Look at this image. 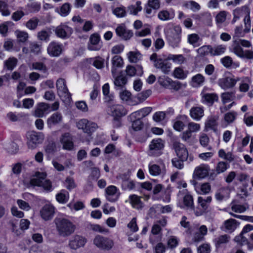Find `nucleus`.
Instances as JSON below:
<instances>
[{
	"mask_svg": "<svg viewBox=\"0 0 253 253\" xmlns=\"http://www.w3.org/2000/svg\"><path fill=\"white\" fill-rule=\"evenodd\" d=\"M34 177L30 180H24L23 183L27 188L33 186L42 187L44 190H50L51 188V182L49 180L46 179V174L45 172L37 171L35 172Z\"/></svg>",
	"mask_w": 253,
	"mask_h": 253,
	"instance_id": "nucleus-1",
	"label": "nucleus"
},
{
	"mask_svg": "<svg viewBox=\"0 0 253 253\" xmlns=\"http://www.w3.org/2000/svg\"><path fill=\"white\" fill-rule=\"evenodd\" d=\"M58 234L63 237L71 235L75 231V225L69 219L56 218L54 220Z\"/></svg>",
	"mask_w": 253,
	"mask_h": 253,
	"instance_id": "nucleus-2",
	"label": "nucleus"
},
{
	"mask_svg": "<svg viewBox=\"0 0 253 253\" xmlns=\"http://www.w3.org/2000/svg\"><path fill=\"white\" fill-rule=\"evenodd\" d=\"M93 244L100 250L109 251L114 246V243L109 238L98 235L93 239Z\"/></svg>",
	"mask_w": 253,
	"mask_h": 253,
	"instance_id": "nucleus-3",
	"label": "nucleus"
},
{
	"mask_svg": "<svg viewBox=\"0 0 253 253\" xmlns=\"http://www.w3.org/2000/svg\"><path fill=\"white\" fill-rule=\"evenodd\" d=\"M164 147V141L162 139H153L149 144L148 155L152 157H158L162 155Z\"/></svg>",
	"mask_w": 253,
	"mask_h": 253,
	"instance_id": "nucleus-4",
	"label": "nucleus"
},
{
	"mask_svg": "<svg viewBox=\"0 0 253 253\" xmlns=\"http://www.w3.org/2000/svg\"><path fill=\"white\" fill-rule=\"evenodd\" d=\"M57 93L64 102H69L71 99V95L66 85L65 80L60 78L56 81Z\"/></svg>",
	"mask_w": 253,
	"mask_h": 253,
	"instance_id": "nucleus-5",
	"label": "nucleus"
},
{
	"mask_svg": "<svg viewBox=\"0 0 253 253\" xmlns=\"http://www.w3.org/2000/svg\"><path fill=\"white\" fill-rule=\"evenodd\" d=\"M77 127L82 129L84 132L90 135L95 131L97 127V125L95 123L92 122L85 119H83L77 123Z\"/></svg>",
	"mask_w": 253,
	"mask_h": 253,
	"instance_id": "nucleus-6",
	"label": "nucleus"
},
{
	"mask_svg": "<svg viewBox=\"0 0 253 253\" xmlns=\"http://www.w3.org/2000/svg\"><path fill=\"white\" fill-rule=\"evenodd\" d=\"M28 147L33 149L36 148L37 145L42 143L44 139V135L42 132L32 131L28 133Z\"/></svg>",
	"mask_w": 253,
	"mask_h": 253,
	"instance_id": "nucleus-7",
	"label": "nucleus"
},
{
	"mask_svg": "<svg viewBox=\"0 0 253 253\" xmlns=\"http://www.w3.org/2000/svg\"><path fill=\"white\" fill-rule=\"evenodd\" d=\"M173 30L174 32L168 36V40L170 45L175 48L179 46L181 41V30L179 26H175Z\"/></svg>",
	"mask_w": 253,
	"mask_h": 253,
	"instance_id": "nucleus-8",
	"label": "nucleus"
},
{
	"mask_svg": "<svg viewBox=\"0 0 253 253\" xmlns=\"http://www.w3.org/2000/svg\"><path fill=\"white\" fill-rule=\"evenodd\" d=\"M54 32L58 38L67 39L72 35L73 29L67 25L61 24L56 27Z\"/></svg>",
	"mask_w": 253,
	"mask_h": 253,
	"instance_id": "nucleus-9",
	"label": "nucleus"
},
{
	"mask_svg": "<svg viewBox=\"0 0 253 253\" xmlns=\"http://www.w3.org/2000/svg\"><path fill=\"white\" fill-rule=\"evenodd\" d=\"M173 147L177 157L182 161H186L188 157V153L184 145L178 141L173 143Z\"/></svg>",
	"mask_w": 253,
	"mask_h": 253,
	"instance_id": "nucleus-10",
	"label": "nucleus"
},
{
	"mask_svg": "<svg viewBox=\"0 0 253 253\" xmlns=\"http://www.w3.org/2000/svg\"><path fill=\"white\" fill-rule=\"evenodd\" d=\"M40 215L45 221L51 220L55 213V208L50 204L44 205L40 210Z\"/></svg>",
	"mask_w": 253,
	"mask_h": 253,
	"instance_id": "nucleus-11",
	"label": "nucleus"
},
{
	"mask_svg": "<svg viewBox=\"0 0 253 253\" xmlns=\"http://www.w3.org/2000/svg\"><path fill=\"white\" fill-rule=\"evenodd\" d=\"M62 51V44L54 41L50 42L47 47L48 54L52 57H58Z\"/></svg>",
	"mask_w": 253,
	"mask_h": 253,
	"instance_id": "nucleus-12",
	"label": "nucleus"
},
{
	"mask_svg": "<svg viewBox=\"0 0 253 253\" xmlns=\"http://www.w3.org/2000/svg\"><path fill=\"white\" fill-rule=\"evenodd\" d=\"M240 80V79L238 77L236 78L225 77L220 79L218 80V84L222 88L227 89L234 87L237 82Z\"/></svg>",
	"mask_w": 253,
	"mask_h": 253,
	"instance_id": "nucleus-13",
	"label": "nucleus"
},
{
	"mask_svg": "<svg viewBox=\"0 0 253 253\" xmlns=\"http://www.w3.org/2000/svg\"><path fill=\"white\" fill-rule=\"evenodd\" d=\"M108 111L114 117L120 118L127 114L126 110L120 104H113L109 107Z\"/></svg>",
	"mask_w": 253,
	"mask_h": 253,
	"instance_id": "nucleus-14",
	"label": "nucleus"
},
{
	"mask_svg": "<svg viewBox=\"0 0 253 253\" xmlns=\"http://www.w3.org/2000/svg\"><path fill=\"white\" fill-rule=\"evenodd\" d=\"M210 169L208 165L202 164L197 167L193 173V177L204 178L208 175Z\"/></svg>",
	"mask_w": 253,
	"mask_h": 253,
	"instance_id": "nucleus-15",
	"label": "nucleus"
},
{
	"mask_svg": "<svg viewBox=\"0 0 253 253\" xmlns=\"http://www.w3.org/2000/svg\"><path fill=\"white\" fill-rule=\"evenodd\" d=\"M116 33L118 36L125 40L130 39L133 34L131 30L126 29L124 24L118 26L116 29Z\"/></svg>",
	"mask_w": 253,
	"mask_h": 253,
	"instance_id": "nucleus-16",
	"label": "nucleus"
},
{
	"mask_svg": "<svg viewBox=\"0 0 253 253\" xmlns=\"http://www.w3.org/2000/svg\"><path fill=\"white\" fill-rule=\"evenodd\" d=\"M190 116L195 121H200L204 116V108L203 106H194L190 110Z\"/></svg>",
	"mask_w": 253,
	"mask_h": 253,
	"instance_id": "nucleus-17",
	"label": "nucleus"
},
{
	"mask_svg": "<svg viewBox=\"0 0 253 253\" xmlns=\"http://www.w3.org/2000/svg\"><path fill=\"white\" fill-rule=\"evenodd\" d=\"M49 104L43 102L40 103L36 107L34 115L36 117L42 118L45 113H48L50 109Z\"/></svg>",
	"mask_w": 253,
	"mask_h": 253,
	"instance_id": "nucleus-18",
	"label": "nucleus"
},
{
	"mask_svg": "<svg viewBox=\"0 0 253 253\" xmlns=\"http://www.w3.org/2000/svg\"><path fill=\"white\" fill-rule=\"evenodd\" d=\"M60 141L63 148L67 150H71L73 148V138L69 133H65L62 135Z\"/></svg>",
	"mask_w": 253,
	"mask_h": 253,
	"instance_id": "nucleus-19",
	"label": "nucleus"
},
{
	"mask_svg": "<svg viewBox=\"0 0 253 253\" xmlns=\"http://www.w3.org/2000/svg\"><path fill=\"white\" fill-rule=\"evenodd\" d=\"M86 243L85 239L79 235H76L70 240L69 246L72 249L76 250L81 247L84 246Z\"/></svg>",
	"mask_w": 253,
	"mask_h": 253,
	"instance_id": "nucleus-20",
	"label": "nucleus"
},
{
	"mask_svg": "<svg viewBox=\"0 0 253 253\" xmlns=\"http://www.w3.org/2000/svg\"><path fill=\"white\" fill-rule=\"evenodd\" d=\"M202 102L207 103L210 106L212 105L215 101L218 100V96L215 93L202 92Z\"/></svg>",
	"mask_w": 253,
	"mask_h": 253,
	"instance_id": "nucleus-21",
	"label": "nucleus"
},
{
	"mask_svg": "<svg viewBox=\"0 0 253 253\" xmlns=\"http://www.w3.org/2000/svg\"><path fill=\"white\" fill-rule=\"evenodd\" d=\"M171 63L167 60H157L155 67L157 69H160L164 74H168L171 68Z\"/></svg>",
	"mask_w": 253,
	"mask_h": 253,
	"instance_id": "nucleus-22",
	"label": "nucleus"
},
{
	"mask_svg": "<svg viewBox=\"0 0 253 253\" xmlns=\"http://www.w3.org/2000/svg\"><path fill=\"white\" fill-rule=\"evenodd\" d=\"M237 221L234 219L230 218L225 220L224 222V225L221 228L223 230L231 233L233 232L237 227L238 226Z\"/></svg>",
	"mask_w": 253,
	"mask_h": 253,
	"instance_id": "nucleus-23",
	"label": "nucleus"
},
{
	"mask_svg": "<svg viewBox=\"0 0 253 253\" xmlns=\"http://www.w3.org/2000/svg\"><path fill=\"white\" fill-rule=\"evenodd\" d=\"M100 41V37L97 34H93L89 38L90 43L88 45V48L90 50H97L100 47L97 45Z\"/></svg>",
	"mask_w": 253,
	"mask_h": 253,
	"instance_id": "nucleus-24",
	"label": "nucleus"
},
{
	"mask_svg": "<svg viewBox=\"0 0 253 253\" xmlns=\"http://www.w3.org/2000/svg\"><path fill=\"white\" fill-rule=\"evenodd\" d=\"M112 64L111 72L113 77L115 78L117 68L121 67L123 65V59L120 56L115 55L112 59Z\"/></svg>",
	"mask_w": 253,
	"mask_h": 253,
	"instance_id": "nucleus-25",
	"label": "nucleus"
},
{
	"mask_svg": "<svg viewBox=\"0 0 253 253\" xmlns=\"http://www.w3.org/2000/svg\"><path fill=\"white\" fill-rule=\"evenodd\" d=\"M217 117L215 116H211L208 118L205 122V128L206 129H211L214 131L217 130Z\"/></svg>",
	"mask_w": 253,
	"mask_h": 253,
	"instance_id": "nucleus-26",
	"label": "nucleus"
},
{
	"mask_svg": "<svg viewBox=\"0 0 253 253\" xmlns=\"http://www.w3.org/2000/svg\"><path fill=\"white\" fill-rule=\"evenodd\" d=\"M152 108L150 107L144 108L138 111L132 113L130 118L132 120L133 118H136L137 117L144 118L147 116L152 111Z\"/></svg>",
	"mask_w": 253,
	"mask_h": 253,
	"instance_id": "nucleus-27",
	"label": "nucleus"
},
{
	"mask_svg": "<svg viewBox=\"0 0 253 253\" xmlns=\"http://www.w3.org/2000/svg\"><path fill=\"white\" fill-rule=\"evenodd\" d=\"M62 117L60 113H55L53 114L47 120V124L49 127L59 123L62 121Z\"/></svg>",
	"mask_w": 253,
	"mask_h": 253,
	"instance_id": "nucleus-28",
	"label": "nucleus"
},
{
	"mask_svg": "<svg viewBox=\"0 0 253 253\" xmlns=\"http://www.w3.org/2000/svg\"><path fill=\"white\" fill-rule=\"evenodd\" d=\"M205 81V77L202 74H198L192 78L190 84L193 87H199L203 84Z\"/></svg>",
	"mask_w": 253,
	"mask_h": 253,
	"instance_id": "nucleus-29",
	"label": "nucleus"
},
{
	"mask_svg": "<svg viewBox=\"0 0 253 253\" xmlns=\"http://www.w3.org/2000/svg\"><path fill=\"white\" fill-rule=\"evenodd\" d=\"M18 60L16 58L11 57L4 61V67L7 70L12 71L17 66Z\"/></svg>",
	"mask_w": 253,
	"mask_h": 253,
	"instance_id": "nucleus-30",
	"label": "nucleus"
},
{
	"mask_svg": "<svg viewBox=\"0 0 253 253\" xmlns=\"http://www.w3.org/2000/svg\"><path fill=\"white\" fill-rule=\"evenodd\" d=\"M226 50V46L223 44L211 46V55L219 56L224 53Z\"/></svg>",
	"mask_w": 253,
	"mask_h": 253,
	"instance_id": "nucleus-31",
	"label": "nucleus"
},
{
	"mask_svg": "<svg viewBox=\"0 0 253 253\" xmlns=\"http://www.w3.org/2000/svg\"><path fill=\"white\" fill-rule=\"evenodd\" d=\"M127 55L129 61L131 63H137L142 59V54L139 51H130Z\"/></svg>",
	"mask_w": 253,
	"mask_h": 253,
	"instance_id": "nucleus-32",
	"label": "nucleus"
},
{
	"mask_svg": "<svg viewBox=\"0 0 253 253\" xmlns=\"http://www.w3.org/2000/svg\"><path fill=\"white\" fill-rule=\"evenodd\" d=\"M221 98L223 104H225L235 99V92L231 91L222 93L221 95Z\"/></svg>",
	"mask_w": 253,
	"mask_h": 253,
	"instance_id": "nucleus-33",
	"label": "nucleus"
},
{
	"mask_svg": "<svg viewBox=\"0 0 253 253\" xmlns=\"http://www.w3.org/2000/svg\"><path fill=\"white\" fill-rule=\"evenodd\" d=\"M233 52L238 56L243 58L244 50L241 47V45L239 43V42L236 41L235 40L233 41L232 44Z\"/></svg>",
	"mask_w": 253,
	"mask_h": 253,
	"instance_id": "nucleus-34",
	"label": "nucleus"
},
{
	"mask_svg": "<svg viewBox=\"0 0 253 253\" xmlns=\"http://www.w3.org/2000/svg\"><path fill=\"white\" fill-rule=\"evenodd\" d=\"M140 1H137L135 5H130L127 7V11L130 14L136 15L139 11L142 10Z\"/></svg>",
	"mask_w": 253,
	"mask_h": 253,
	"instance_id": "nucleus-35",
	"label": "nucleus"
},
{
	"mask_svg": "<svg viewBox=\"0 0 253 253\" xmlns=\"http://www.w3.org/2000/svg\"><path fill=\"white\" fill-rule=\"evenodd\" d=\"M15 35L19 42H25L28 41L29 38L28 34L25 31L17 30L15 31Z\"/></svg>",
	"mask_w": 253,
	"mask_h": 253,
	"instance_id": "nucleus-36",
	"label": "nucleus"
},
{
	"mask_svg": "<svg viewBox=\"0 0 253 253\" xmlns=\"http://www.w3.org/2000/svg\"><path fill=\"white\" fill-rule=\"evenodd\" d=\"M130 202L132 207L138 210L141 209L143 207V203L140 201L139 197L133 195L130 196Z\"/></svg>",
	"mask_w": 253,
	"mask_h": 253,
	"instance_id": "nucleus-37",
	"label": "nucleus"
},
{
	"mask_svg": "<svg viewBox=\"0 0 253 253\" xmlns=\"http://www.w3.org/2000/svg\"><path fill=\"white\" fill-rule=\"evenodd\" d=\"M112 12L118 18L125 17L126 15V9L124 6L113 8Z\"/></svg>",
	"mask_w": 253,
	"mask_h": 253,
	"instance_id": "nucleus-38",
	"label": "nucleus"
},
{
	"mask_svg": "<svg viewBox=\"0 0 253 253\" xmlns=\"http://www.w3.org/2000/svg\"><path fill=\"white\" fill-rule=\"evenodd\" d=\"M120 193L118 191H106L107 199L111 202L117 201L120 196Z\"/></svg>",
	"mask_w": 253,
	"mask_h": 253,
	"instance_id": "nucleus-39",
	"label": "nucleus"
},
{
	"mask_svg": "<svg viewBox=\"0 0 253 253\" xmlns=\"http://www.w3.org/2000/svg\"><path fill=\"white\" fill-rule=\"evenodd\" d=\"M230 239V236L227 235H223L215 239L214 242L216 248H219L222 244L228 243Z\"/></svg>",
	"mask_w": 253,
	"mask_h": 253,
	"instance_id": "nucleus-40",
	"label": "nucleus"
},
{
	"mask_svg": "<svg viewBox=\"0 0 253 253\" xmlns=\"http://www.w3.org/2000/svg\"><path fill=\"white\" fill-rule=\"evenodd\" d=\"M126 83L127 79L123 75H120L115 78L114 82V84L116 87L121 88L123 87L126 84Z\"/></svg>",
	"mask_w": 253,
	"mask_h": 253,
	"instance_id": "nucleus-41",
	"label": "nucleus"
},
{
	"mask_svg": "<svg viewBox=\"0 0 253 253\" xmlns=\"http://www.w3.org/2000/svg\"><path fill=\"white\" fill-rule=\"evenodd\" d=\"M0 12L2 16H7L10 15L11 11L7 2L0 0Z\"/></svg>",
	"mask_w": 253,
	"mask_h": 253,
	"instance_id": "nucleus-42",
	"label": "nucleus"
},
{
	"mask_svg": "<svg viewBox=\"0 0 253 253\" xmlns=\"http://www.w3.org/2000/svg\"><path fill=\"white\" fill-rule=\"evenodd\" d=\"M71 10V5L69 3H64L59 9H57L56 11L62 16L68 15Z\"/></svg>",
	"mask_w": 253,
	"mask_h": 253,
	"instance_id": "nucleus-43",
	"label": "nucleus"
},
{
	"mask_svg": "<svg viewBox=\"0 0 253 253\" xmlns=\"http://www.w3.org/2000/svg\"><path fill=\"white\" fill-rule=\"evenodd\" d=\"M188 71H184L181 68L177 67L173 72L174 77L179 79H184L187 76Z\"/></svg>",
	"mask_w": 253,
	"mask_h": 253,
	"instance_id": "nucleus-44",
	"label": "nucleus"
},
{
	"mask_svg": "<svg viewBox=\"0 0 253 253\" xmlns=\"http://www.w3.org/2000/svg\"><path fill=\"white\" fill-rule=\"evenodd\" d=\"M237 115V113L234 111L226 113L224 116V120L227 124H231L236 120Z\"/></svg>",
	"mask_w": 253,
	"mask_h": 253,
	"instance_id": "nucleus-45",
	"label": "nucleus"
},
{
	"mask_svg": "<svg viewBox=\"0 0 253 253\" xmlns=\"http://www.w3.org/2000/svg\"><path fill=\"white\" fill-rule=\"evenodd\" d=\"M102 91L104 95L105 96V100L109 102L112 101L113 99V95L110 94L109 85L108 84H105L102 86Z\"/></svg>",
	"mask_w": 253,
	"mask_h": 253,
	"instance_id": "nucleus-46",
	"label": "nucleus"
},
{
	"mask_svg": "<svg viewBox=\"0 0 253 253\" xmlns=\"http://www.w3.org/2000/svg\"><path fill=\"white\" fill-rule=\"evenodd\" d=\"M211 45H203L197 49V52L200 56H204L207 55L209 53L211 54Z\"/></svg>",
	"mask_w": 253,
	"mask_h": 253,
	"instance_id": "nucleus-47",
	"label": "nucleus"
},
{
	"mask_svg": "<svg viewBox=\"0 0 253 253\" xmlns=\"http://www.w3.org/2000/svg\"><path fill=\"white\" fill-rule=\"evenodd\" d=\"M69 194L67 192L64 193L60 192L56 195V200L61 204L67 203L69 200Z\"/></svg>",
	"mask_w": 253,
	"mask_h": 253,
	"instance_id": "nucleus-48",
	"label": "nucleus"
},
{
	"mask_svg": "<svg viewBox=\"0 0 253 253\" xmlns=\"http://www.w3.org/2000/svg\"><path fill=\"white\" fill-rule=\"evenodd\" d=\"M39 22V20L37 18L34 17L26 22V26L29 29L34 30L36 29Z\"/></svg>",
	"mask_w": 253,
	"mask_h": 253,
	"instance_id": "nucleus-49",
	"label": "nucleus"
},
{
	"mask_svg": "<svg viewBox=\"0 0 253 253\" xmlns=\"http://www.w3.org/2000/svg\"><path fill=\"white\" fill-rule=\"evenodd\" d=\"M193 18L197 21L204 22L206 19H211V15L209 13L204 12L193 15Z\"/></svg>",
	"mask_w": 253,
	"mask_h": 253,
	"instance_id": "nucleus-50",
	"label": "nucleus"
},
{
	"mask_svg": "<svg viewBox=\"0 0 253 253\" xmlns=\"http://www.w3.org/2000/svg\"><path fill=\"white\" fill-rule=\"evenodd\" d=\"M168 59L172 60L174 62L178 64H181L183 63L185 59L184 56L181 54L178 55H169L168 57Z\"/></svg>",
	"mask_w": 253,
	"mask_h": 253,
	"instance_id": "nucleus-51",
	"label": "nucleus"
},
{
	"mask_svg": "<svg viewBox=\"0 0 253 253\" xmlns=\"http://www.w3.org/2000/svg\"><path fill=\"white\" fill-rule=\"evenodd\" d=\"M158 16L160 19L165 21L173 18L174 15L167 10H162L159 12Z\"/></svg>",
	"mask_w": 253,
	"mask_h": 253,
	"instance_id": "nucleus-52",
	"label": "nucleus"
},
{
	"mask_svg": "<svg viewBox=\"0 0 253 253\" xmlns=\"http://www.w3.org/2000/svg\"><path fill=\"white\" fill-rule=\"evenodd\" d=\"M171 79L169 77L163 76L160 77L158 79L159 84L166 87L169 88L170 86V83H171Z\"/></svg>",
	"mask_w": 253,
	"mask_h": 253,
	"instance_id": "nucleus-53",
	"label": "nucleus"
},
{
	"mask_svg": "<svg viewBox=\"0 0 253 253\" xmlns=\"http://www.w3.org/2000/svg\"><path fill=\"white\" fill-rule=\"evenodd\" d=\"M183 203L184 205L188 208L193 209V199L191 195H186L183 198Z\"/></svg>",
	"mask_w": 253,
	"mask_h": 253,
	"instance_id": "nucleus-54",
	"label": "nucleus"
},
{
	"mask_svg": "<svg viewBox=\"0 0 253 253\" xmlns=\"http://www.w3.org/2000/svg\"><path fill=\"white\" fill-rule=\"evenodd\" d=\"M122 187L124 189H132L137 188V184L132 180L129 179L124 180L122 182Z\"/></svg>",
	"mask_w": 253,
	"mask_h": 253,
	"instance_id": "nucleus-55",
	"label": "nucleus"
},
{
	"mask_svg": "<svg viewBox=\"0 0 253 253\" xmlns=\"http://www.w3.org/2000/svg\"><path fill=\"white\" fill-rule=\"evenodd\" d=\"M251 81L248 78H245V79L242 81V83L240 84L239 86V90L241 92H246L249 89V84L248 83H250Z\"/></svg>",
	"mask_w": 253,
	"mask_h": 253,
	"instance_id": "nucleus-56",
	"label": "nucleus"
},
{
	"mask_svg": "<svg viewBox=\"0 0 253 253\" xmlns=\"http://www.w3.org/2000/svg\"><path fill=\"white\" fill-rule=\"evenodd\" d=\"M227 12L225 11L219 12L215 17L217 24H222L226 19Z\"/></svg>",
	"mask_w": 253,
	"mask_h": 253,
	"instance_id": "nucleus-57",
	"label": "nucleus"
},
{
	"mask_svg": "<svg viewBox=\"0 0 253 253\" xmlns=\"http://www.w3.org/2000/svg\"><path fill=\"white\" fill-rule=\"evenodd\" d=\"M178 244V240L173 236H170L169 237L168 240V246L171 249L175 248Z\"/></svg>",
	"mask_w": 253,
	"mask_h": 253,
	"instance_id": "nucleus-58",
	"label": "nucleus"
},
{
	"mask_svg": "<svg viewBox=\"0 0 253 253\" xmlns=\"http://www.w3.org/2000/svg\"><path fill=\"white\" fill-rule=\"evenodd\" d=\"M186 5L194 12L199 11L201 9V6L200 4L193 0L189 1L187 3Z\"/></svg>",
	"mask_w": 253,
	"mask_h": 253,
	"instance_id": "nucleus-59",
	"label": "nucleus"
},
{
	"mask_svg": "<svg viewBox=\"0 0 253 253\" xmlns=\"http://www.w3.org/2000/svg\"><path fill=\"white\" fill-rule=\"evenodd\" d=\"M151 92L149 89L143 91L137 95V98L140 102H143L151 95Z\"/></svg>",
	"mask_w": 253,
	"mask_h": 253,
	"instance_id": "nucleus-60",
	"label": "nucleus"
},
{
	"mask_svg": "<svg viewBox=\"0 0 253 253\" xmlns=\"http://www.w3.org/2000/svg\"><path fill=\"white\" fill-rule=\"evenodd\" d=\"M188 129L192 132H196L200 130V125L194 122H190L188 124Z\"/></svg>",
	"mask_w": 253,
	"mask_h": 253,
	"instance_id": "nucleus-61",
	"label": "nucleus"
},
{
	"mask_svg": "<svg viewBox=\"0 0 253 253\" xmlns=\"http://www.w3.org/2000/svg\"><path fill=\"white\" fill-rule=\"evenodd\" d=\"M149 170L150 174L153 175H158L161 173L160 167L155 164L149 165Z\"/></svg>",
	"mask_w": 253,
	"mask_h": 253,
	"instance_id": "nucleus-62",
	"label": "nucleus"
},
{
	"mask_svg": "<svg viewBox=\"0 0 253 253\" xmlns=\"http://www.w3.org/2000/svg\"><path fill=\"white\" fill-rule=\"evenodd\" d=\"M135 120L133 121L132 123V127L134 130H140L143 127V123L140 120V118L137 117Z\"/></svg>",
	"mask_w": 253,
	"mask_h": 253,
	"instance_id": "nucleus-63",
	"label": "nucleus"
},
{
	"mask_svg": "<svg viewBox=\"0 0 253 253\" xmlns=\"http://www.w3.org/2000/svg\"><path fill=\"white\" fill-rule=\"evenodd\" d=\"M5 147L8 152L11 153H15L18 150V147L17 144L14 142H11V143L7 144L6 145Z\"/></svg>",
	"mask_w": 253,
	"mask_h": 253,
	"instance_id": "nucleus-64",
	"label": "nucleus"
}]
</instances>
